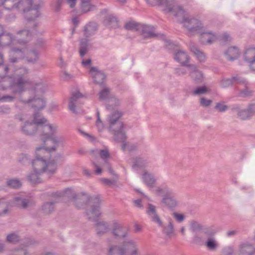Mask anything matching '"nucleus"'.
<instances>
[{
	"label": "nucleus",
	"instance_id": "nucleus-27",
	"mask_svg": "<svg viewBox=\"0 0 255 255\" xmlns=\"http://www.w3.org/2000/svg\"><path fill=\"white\" fill-rule=\"evenodd\" d=\"M27 60L29 62L35 61L38 58L37 53L34 51H30L27 52Z\"/></svg>",
	"mask_w": 255,
	"mask_h": 255
},
{
	"label": "nucleus",
	"instance_id": "nucleus-6",
	"mask_svg": "<svg viewBox=\"0 0 255 255\" xmlns=\"http://www.w3.org/2000/svg\"><path fill=\"white\" fill-rule=\"evenodd\" d=\"M139 251L135 243L132 241L126 242L117 248L112 246L109 250L108 255H138Z\"/></svg>",
	"mask_w": 255,
	"mask_h": 255
},
{
	"label": "nucleus",
	"instance_id": "nucleus-60",
	"mask_svg": "<svg viewBox=\"0 0 255 255\" xmlns=\"http://www.w3.org/2000/svg\"><path fill=\"white\" fill-rule=\"evenodd\" d=\"M118 0L121 2H124L126 1V0Z\"/></svg>",
	"mask_w": 255,
	"mask_h": 255
},
{
	"label": "nucleus",
	"instance_id": "nucleus-32",
	"mask_svg": "<svg viewBox=\"0 0 255 255\" xmlns=\"http://www.w3.org/2000/svg\"><path fill=\"white\" fill-rule=\"evenodd\" d=\"M17 206L20 208H26L27 206V202L20 198H15Z\"/></svg>",
	"mask_w": 255,
	"mask_h": 255
},
{
	"label": "nucleus",
	"instance_id": "nucleus-1",
	"mask_svg": "<svg viewBox=\"0 0 255 255\" xmlns=\"http://www.w3.org/2000/svg\"><path fill=\"white\" fill-rule=\"evenodd\" d=\"M36 129L39 134L38 142L41 146L36 148L35 159L32 162L33 173L28 179L32 184L40 182L39 176L43 172L53 173L56 170V164L54 161H48L52 151L63 144L64 138L58 134V128L53 124L47 123V120L39 114L33 117L31 123H26L22 127V130L27 134H32Z\"/></svg>",
	"mask_w": 255,
	"mask_h": 255
},
{
	"label": "nucleus",
	"instance_id": "nucleus-20",
	"mask_svg": "<svg viewBox=\"0 0 255 255\" xmlns=\"http://www.w3.org/2000/svg\"><path fill=\"white\" fill-rule=\"evenodd\" d=\"M255 251V249L250 245L243 246L240 249L241 255H252L254 253Z\"/></svg>",
	"mask_w": 255,
	"mask_h": 255
},
{
	"label": "nucleus",
	"instance_id": "nucleus-30",
	"mask_svg": "<svg viewBox=\"0 0 255 255\" xmlns=\"http://www.w3.org/2000/svg\"><path fill=\"white\" fill-rule=\"evenodd\" d=\"M210 90L208 88L205 86L197 88L195 90H194L193 93L195 95H200L205 94L208 92H209Z\"/></svg>",
	"mask_w": 255,
	"mask_h": 255
},
{
	"label": "nucleus",
	"instance_id": "nucleus-8",
	"mask_svg": "<svg viewBox=\"0 0 255 255\" xmlns=\"http://www.w3.org/2000/svg\"><path fill=\"white\" fill-rule=\"evenodd\" d=\"M146 1L151 5L165 4L167 6L166 9L168 11L172 12L175 15L182 16L184 15V10L174 2V0H146Z\"/></svg>",
	"mask_w": 255,
	"mask_h": 255
},
{
	"label": "nucleus",
	"instance_id": "nucleus-51",
	"mask_svg": "<svg viewBox=\"0 0 255 255\" xmlns=\"http://www.w3.org/2000/svg\"><path fill=\"white\" fill-rule=\"evenodd\" d=\"M250 66L253 70H255V60L250 63Z\"/></svg>",
	"mask_w": 255,
	"mask_h": 255
},
{
	"label": "nucleus",
	"instance_id": "nucleus-33",
	"mask_svg": "<svg viewBox=\"0 0 255 255\" xmlns=\"http://www.w3.org/2000/svg\"><path fill=\"white\" fill-rule=\"evenodd\" d=\"M164 232L168 236H171L173 234V226L171 223L165 228Z\"/></svg>",
	"mask_w": 255,
	"mask_h": 255
},
{
	"label": "nucleus",
	"instance_id": "nucleus-44",
	"mask_svg": "<svg viewBox=\"0 0 255 255\" xmlns=\"http://www.w3.org/2000/svg\"><path fill=\"white\" fill-rule=\"evenodd\" d=\"M5 204L0 202V215L6 213V210H5Z\"/></svg>",
	"mask_w": 255,
	"mask_h": 255
},
{
	"label": "nucleus",
	"instance_id": "nucleus-50",
	"mask_svg": "<svg viewBox=\"0 0 255 255\" xmlns=\"http://www.w3.org/2000/svg\"><path fill=\"white\" fill-rule=\"evenodd\" d=\"M141 200H135L134 201V205L136 206V207H141Z\"/></svg>",
	"mask_w": 255,
	"mask_h": 255
},
{
	"label": "nucleus",
	"instance_id": "nucleus-31",
	"mask_svg": "<svg viewBox=\"0 0 255 255\" xmlns=\"http://www.w3.org/2000/svg\"><path fill=\"white\" fill-rule=\"evenodd\" d=\"M110 91L107 88L103 89L99 93V99L100 100H105L109 96Z\"/></svg>",
	"mask_w": 255,
	"mask_h": 255
},
{
	"label": "nucleus",
	"instance_id": "nucleus-55",
	"mask_svg": "<svg viewBox=\"0 0 255 255\" xmlns=\"http://www.w3.org/2000/svg\"><path fill=\"white\" fill-rule=\"evenodd\" d=\"M249 112L247 111H242V112L240 113V116H243L247 114V113H248Z\"/></svg>",
	"mask_w": 255,
	"mask_h": 255
},
{
	"label": "nucleus",
	"instance_id": "nucleus-11",
	"mask_svg": "<svg viewBox=\"0 0 255 255\" xmlns=\"http://www.w3.org/2000/svg\"><path fill=\"white\" fill-rule=\"evenodd\" d=\"M128 233V229L122 225L115 223L114 224L113 234L120 238L124 237Z\"/></svg>",
	"mask_w": 255,
	"mask_h": 255
},
{
	"label": "nucleus",
	"instance_id": "nucleus-56",
	"mask_svg": "<svg viewBox=\"0 0 255 255\" xmlns=\"http://www.w3.org/2000/svg\"><path fill=\"white\" fill-rule=\"evenodd\" d=\"M181 232L182 233V234H184V232H185V228L184 227H182L181 229Z\"/></svg>",
	"mask_w": 255,
	"mask_h": 255
},
{
	"label": "nucleus",
	"instance_id": "nucleus-38",
	"mask_svg": "<svg viewBox=\"0 0 255 255\" xmlns=\"http://www.w3.org/2000/svg\"><path fill=\"white\" fill-rule=\"evenodd\" d=\"M212 101L210 100H206L205 98H201L200 99V104L203 107H207L209 106Z\"/></svg>",
	"mask_w": 255,
	"mask_h": 255
},
{
	"label": "nucleus",
	"instance_id": "nucleus-35",
	"mask_svg": "<svg viewBox=\"0 0 255 255\" xmlns=\"http://www.w3.org/2000/svg\"><path fill=\"white\" fill-rule=\"evenodd\" d=\"M97 120L96 122V126L98 128L99 130L101 131L103 129V125L100 119V113L98 111L97 113Z\"/></svg>",
	"mask_w": 255,
	"mask_h": 255
},
{
	"label": "nucleus",
	"instance_id": "nucleus-34",
	"mask_svg": "<svg viewBox=\"0 0 255 255\" xmlns=\"http://www.w3.org/2000/svg\"><path fill=\"white\" fill-rule=\"evenodd\" d=\"M7 240L9 242L15 243L18 241L19 237L16 234H10L7 236Z\"/></svg>",
	"mask_w": 255,
	"mask_h": 255
},
{
	"label": "nucleus",
	"instance_id": "nucleus-48",
	"mask_svg": "<svg viewBox=\"0 0 255 255\" xmlns=\"http://www.w3.org/2000/svg\"><path fill=\"white\" fill-rule=\"evenodd\" d=\"M141 227L140 225L137 223H135L134 225V230L135 232H137L141 230Z\"/></svg>",
	"mask_w": 255,
	"mask_h": 255
},
{
	"label": "nucleus",
	"instance_id": "nucleus-57",
	"mask_svg": "<svg viewBox=\"0 0 255 255\" xmlns=\"http://www.w3.org/2000/svg\"><path fill=\"white\" fill-rule=\"evenodd\" d=\"M234 232H229L228 233V236L234 234Z\"/></svg>",
	"mask_w": 255,
	"mask_h": 255
},
{
	"label": "nucleus",
	"instance_id": "nucleus-42",
	"mask_svg": "<svg viewBox=\"0 0 255 255\" xmlns=\"http://www.w3.org/2000/svg\"><path fill=\"white\" fill-rule=\"evenodd\" d=\"M61 76L65 80H68L72 78V76L66 71L62 72Z\"/></svg>",
	"mask_w": 255,
	"mask_h": 255
},
{
	"label": "nucleus",
	"instance_id": "nucleus-9",
	"mask_svg": "<svg viewBox=\"0 0 255 255\" xmlns=\"http://www.w3.org/2000/svg\"><path fill=\"white\" fill-rule=\"evenodd\" d=\"M156 194L158 196L163 197L162 203L165 206L173 207L176 205V201L173 196V191L169 188L166 187L163 188H158L156 190Z\"/></svg>",
	"mask_w": 255,
	"mask_h": 255
},
{
	"label": "nucleus",
	"instance_id": "nucleus-62",
	"mask_svg": "<svg viewBox=\"0 0 255 255\" xmlns=\"http://www.w3.org/2000/svg\"><path fill=\"white\" fill-rule=\"evenodd\" d=\"M115 100H116L115 99H112V100H111L110 102H111V103H113V102L114 101H115Z\"/></svg>",
	"mask_w": 255,
	"mask_h": 255
},
{
	"label": "nucleus",
	"instance_id": "nucleus-41",
	"mask_svg": "<svg viewBox=\"0 0 255 255\" xmlns=\"http://www.w3.org/2000/svg\"><path fill=\"white\" fill-rule=\"evenodd\" d=\"M100 156L102 159H106L109 156V152L107 150H103L100 151Z\"/></svg>",
	"mask_w": 255,
	"mask_h": 255
},
{
	"label": "nucleus",
	"instance_id": "nucleus-21",
	"mask_svg": "<svg viewBox=\"0 0 255 255\" xmlns=\"http://www.w3.org/2000/svg\"><path fill=\"white\" fill-rule=\"evenodd\" d=\"M105 24L109 28H116L118 26V22L117 18L112 15L105 20Z\"/></svg>",
	"mask_w": 255,
	"mask_h": 255
},
{
	"label": "nucleus",
	"instance_id": "nucleus-45",
	"mask_svg": "<svg viewBox=\"0 0 255 255\" xmlns=\"http://www.w3.org/2000/svg\"><path fill=\"white\" fill-rule=\"evenodd\" d=\"M76 1L77 0H66L67 3L71 8L73 7L75 5Z\"/></svg>",
	"mask_w": 255,
	"mask_h": 255
},
{
	"label": "nucleus",
	"instance_id": "nucleus-37",
	"mask_svg": "<svg viewBox=\"0 0 255 255\" xmlns=\"http://www.w3.org/2000/svg\"><path fill=\"white\" fill-rule=\"evenodd\" d=\"M53 209V206L52 203H47L43 206V210L47 213H50Z\"/></svg>",
	"mask_w": 255,
	"mask_h": 255
},
{
	"label": "nucleus",
	"instance_id": "nucleus-40",
	"mask_svg": "<svg viewBox=\"0 0 255 255\" xmlns=\"http://www.w3.org/2000/svg\"><path fill=\"white\" fill-rule=\"evenodd\" d=\"M173 215L175 219L178 222H182L184 219V216L182 214L174 213Z\"/></svg>",
	"mask_w": 255,
	"mask_h": 255
},
{
	"label": "nucleus",
	"instance_id": "nucleus-7",
	"mask_svg": "<svg viewBox=\"0 0 255 255\" xmlns=\"http://www.w3.org/2000/svg\"><path fill=\"white\" fill-rule=\"evenodd\" d=\"M125 28L130 30H142V36L144 38H151L156 36L152 27L137 23L133 21H129L125 24Z\"/></svg>",
	"mask_w": 255,
	"mask_h": 255
},
{
	"label": "nucleus",
	"instance_id": "nucleus-10",
	"mask_svg": "<svg viewBox=\"0 0 255 255\" xmlns=\"http://www.w3.org/2000/svg\"><path fill=\"white\" fill-rule=\"evenodd\" d=\"M184 26H186L189 30V31L191 32H194V31H196L197 33L200 32V22L196 19H192L187 21L186 19H185L183 21Z\"/></svg>",
	"mask_w": 255,
	"mask_h": 255
},
{
	"label": "nucleus",
	"instance_id": "nucleus-29",
	"mask_svg": "<svg viewBox=\"0 0 255 255\" xmlns=\"http://www.w3.org/2000/svg\"><path fill=\"white\" fill-rule=\"evenodd\" d=\"M107 227L105 223H99L96 225V230L98 234L106 232Z\"/></svg>",
	"mask_w": 255,
	"mask_h": 255
},
{
	"label": "nucleus",
	"instance_id": "nucleus-46",
	"mask_svg": "<svg viewBox=\"0 0 255 255\" xmlns=\"http://www.w3.org/2000/svg\"><path fill=\"white\" fill-rule=\"evenodd\" d=\"M95 165V167L96 169V173L97 174H100L102 173V169L100 168L99 166L96 164L95 163H94Z\"/></svg>",
	"mask_w": 255,
	"mask_h": 255
},
{
	"label": "nucleus",
	"instance_id": "nucleus-13",
	"mask_svg": "<svg viewBox=\"0 0 255 255\" xmlns=\"http://www.w3.org/2000/svg\"><path fill=\"white\" fill-rule=\"evenodd\" d=\"M90 73L96 83L102 84L103 83L105 79V76L103 73L98 71L95 67H92L91 68Z\"/></svg>",
	"mask_w": 255,
	"mask_h": 255
},
{
	"label": "nucleus",
	"instance_id": "nucleus-52",
	"mask_svg": "<svg viewBox=\"0 0 255 255\" xmlns=\"http://www.w3.org/2000/svg\"><path fill=\"white\" fill-rule=\"evenodd\" d=\"M229 38V36L227 34H224L222 38V40L223 41H228V39Z\"/></svg>",
	"mask_w": 255,
	"mask_h": 255
},
{
	"label": "nucleus",
	"instance_id": "nucleus-53",
	"mask_svg": "<svg viewBox=\"0 0 255 255\" xmlns=\"http://www.w3.org/2000/svg\"><path fill=\"white\" fill-rule=\"evenodd\" d=\"M83 173L86 176H90V173L89 171H88V170H87V169L84 170Z\"/></svg>",
	"mask_w": 255,
	"mask_h": 255
},
{
	"label": "nucleus",
	"instance_id": "nucleus-17",
	"mask_svg": "<svg viewBox=\"0 0 255 255\" xmlns=\"http://www.w3.org/2000/svg\"><path fill=\"white\" fill-rule=\"evenodd\" d=\"M25 103H29L31 106L34 107L37 110H40L45 106V102L43 99L36 98L34 99H30L27 101H24Z\"/></svg>",
	"mask_w": 255,
	"mask_h": 255
},
{
	"label": "nucleus",
	"instance_id": "nucleus-14",
	"mask_svg": "<svg viewBox=\"0 0 255 255\" xmlns=\"http://www.w3.org/2000/svg\"><path fill=\"white\" fill-rule=\"evenodd\" d=\"M240 54V51L236 47H231L225 52V56L229 60H234L238 58Z\"/></svg>",
	"mask_w": 255,
	"mask_h": 255
},
{
	"label": "nucleus",
	"instance_id": "nucleus-43",
	"mask_svg": "<svg viewBox=\"0 0 255 255\" xmlns=\"http://www.w3.org/2000/svg\"><path fill=\"white\" fill-rule=\"evenodd\" d=\"M191 76L193 78H196V77H198V79L200 80L202 78V74L198 71H195L191 73Z\"/></svg>",
	"mask_w": 255,
	"mask_h": 255
},
{
	"label": "nucleus",
	"instance_id": "nucleus-3",
	"mask_svg": "<svg viewBox=\"0 0 255 255\" xmlns=\"http://www.w3.org/2000/svg\"><path fill=\"white\" fill-rule=\"evenodd\" d=\"M6 3H14L13 7L25 13L29 12V14L34 15V19L39 15L38 8L41 5V0H4ZM4 0H0V6L3 4Z\"/></svg>",
	"mask_w": 255,
	"mask_h": 255
},
{
	"label": "nucleus",
	"instance_id": "nucleus-19",
	"mask_svg": "<svg viewBox=\"0 0 255 255\" xmlns=\"http://www.w3.org/2000/svg\"><path fill=\"white\" fill-rule=\"evenodd\" d=\"M245 59L249 63L255 60V48L248 49L244 54Z\"/></svg>",
	"mask_w": 255,
	"mask_h": 255
},
{
	"label": "nucleus",
	"instance_id": "nucleus-58",
	"mask_svg": "<svg viewBox=\"0 0 255 255\" xmlns=\"http://www.w3.org/2000/svg\"><path fill=\"white\" fill-rule=\"evenodd\" d=\"M2 31H3V28L1 26H0V36L1 35V32H2Z\"/></svg>",
	"mask_w": 255,
	"mask_h": 255
},
{
	"label": "nucleus",
	"instance_id": "nucleus-16",
	"mask_svg": "<svg viewBox=\"0 0 255 255\" xmlns=\"http://www.w3.org/2000/svg\"><path fill=\"white\" fill-rule=\"evenodd\" d=\"M216 39V36L211 33L204 32L201 34L200 40L204 44H211Z\"/></svg>",
	"mask_w": 255,
	"mask_h": 255
},
{
	"label": "nucleus",
	"instance_id": "nucleus-26",
	"mask_svg": "<svg viewBox=\"0 0 255 255\" xmlns=\"http://www.w3.org/2000/svg\"><path fill=\"white\" fill-rule=\"evenodd\" d=\"M90 0H82L81 8L82 10L87 12L92 9L93 6L89 3Z\"/></svg>",
	"mask_w": 255,
	"mask_h": 255
},
{
	"label": "nucleus",
	"instance_id": "nucleus-23",
	"mask_svg": "<svg viewBox=\"0 0 255 255\" xmlns=\"http://www.w3.org/2000/svg\"><path fill=\"white\" fill-rule=\"evenodd\" d=\"M206 246L209 250L213 251L216 249L218 244L215 239L211 238L207 240Z\"/></svg>",
	"mask_w": 255,
	"mask_h": 255
},
{
	"label": "nucleus",
	"instance_id": "nucleus-39",
	"mask_svg": "<svg viewBox=\"0 0 255 255\" xmlns=\"http://www.w3.org/2000/svg\"><path fill=\"white\" fill-rule=\"evenodd\" d=\"M216 109L220 112H223L227 109V107L223 104L219 103L216 105Z\"/></svg>",
	"mask_w": 255,
	"mask_h": 255
},
{
	"label": "nucleus",
	"instance_id": "nucleus-54",
	"mask_svg": "<svg viewBox=\"0 0 255 255\" xmlns=\"http://www.w3.org/2000/svg\"><path fill=\"white\" fill-rule=\"evenodd\" d=\"M103 181L104 182V183L108 184V185H109L111 184V181L107 179H103Z\"/></svg>",
	"mask_w": 255,
	"mask_h": 255
},
{
	"label": "nucleus",
	"instance_id": "nucleus-5",
	"mask_svg": "<svg viewBox=\"0 0 255 255\" xmlns=\"http://www.w3.org/2000/svg\"><path fill=\"white\" fill-rule=\"evenodd\" d=\"M122 114L118 111L115 112L109 118V128L113 132L117 140L122 141L126 138L124 130V125L122 122L119 121Z\"/></svg>",
	"mask_w": 255,
	"mask_h": 255
},
{
	"label": "nucleus",
	"instance_id": "nucleus-4",
	"mask_svg": "<svg viewBox=\"0 0 255 255\" xmlns=\"http://www.w3.org/2000/svg\"><path fill=\"white\" fill-rule=\"evenodd\" d=\"M27 73L24 69H20L16 72L17 82L14 84L13 87L16 92L20 93L25 89H28L31 92L38 93L43 90V85L41 84H35L25 80L24 75Z\"/></svg>",
	"mask_w": 255,
	"mask_h": 255
},
{
	"label": "nucleus",
	"instance_id": "nucleus-28",
	"mask_svg": "<svg viewBox=\"0 0 255 255\" xmlns=\"http://www.w3.org/2000/svg\"><path fill=\"white\" fill-rule=\"evenodd\" d=\"M7 185L10 187L17 188L21 186L20 182L17 179H11L7 181Z\"/></svg>",
	"mask_w": 255,
	"mask_h": 255
},
{
	"label": "nucleus",
	"instance_id": "nucleus-25",
	"mask_svg": "<svg viewBox=\"0 0 255 255\" xmlns=\"http://www.w3.org/2000/svg\"><path fill=\"white\" fill-rule=\"evenodd\" d=\"M100 215V210L98 206L94 207L91 211L88 213V215L90 219H95Z\"/></svg>",
	"mask_w": 255,
	"mask_h": 255
},
{
	"label": "nucleus",
	"instance_id": "nucleus-47",
	"mask_svg": "<svg viewBox=\"0 0 255 255\" xmlns=\"http://www.w3.org/2000/svg\"><path fill=\"white\" fill-rule=\"evenodd\" d=\"M142 163L141 159H137L133 165V167L135 168L136 166H141V164Z\"/></svg>",
	"mask_w": 255,
	"mask_h": 255
},
{
	"label": "nucleus",
	"instance_id": "nucleus-49",
	"mask_svg": "<svg viewBox=\"0 0 255 255\" xmlns=\"http://www.w3.org/2000/svg\"><path fill=\"white\" fill-rule=\"evenodd\" d=\"M91 61L90 59H87L86 60H83L82 64L84 66H87L91 64Z\"/></svg>",
	"mask_w": 255,
	"mask_h": 255
},
{
	"label": "nucleus",
	"instance_id": "nucleus-64",
	"mask_svg": "<svg viewBox=\"0 0 255 255\" xmlns=\"http://www.w3.org/2000/svg\"><path fill=\"white\" fill-rule=\"evenodd\" d=\"M46 255H52L51 254L48 253V254H47Z\"/></svg>",
	"mask_w": 255,
	"mask_h": 255
},
{
	"label": "nucleus",
	"instance_id": "nucleus-36",
	"mask_svg": "<svg viewBox=\"0 0 255 255\" xmlns=\"http://www.w3.org/2000/svg\"><path fill=\"white\" fill-rule=\"evenodd\" d=\"M87 52V44L83 42H81V47L80 49V55L83 56Z\"/></svg>",
	"mask_w": 255,
	"mask_h": 255
},
{
	"label": "nucleus",
	"instance_id": "nucleus-15",
	"mask_svg": "<svg viewBox=\"0 0 255 255\" xmlns=\"http://www.w3.org/2000/svg\"><path fill=\"white\" fill-rule=\"evenodd\" d=\"M147 213L150 216L152 220L157 224L159 226H162V223L159 217L155 214V207L149 204Z\"/></svg>",
	"mask_w": 255,
	"mask_h": 255
},
{
	"label": "nucleus",
	"instance_id": "nucleus-18",
	"mask_svg": "<svg viewBox=\"0 0 255 255\" xmlns=\"http://www.w3.org/2000/svg\"><path fill=\"white\" fill-rule=\"evenodd\" d=\"M175 59L182 65H185L188 61L187 54L183 51H179L176 53Z\"/></svg>",
	"mask_w": 255,
	"mask_h": 255
},
{
	"label": "nucleus",
	"instance_id": "nucleus-2",
	"mask_svg": "<svg viewBox=\"0 0 255 255\" xmlns=\"http://www.w3.org/2000/svg\"><path fill=\"white\" fill-rule=\"evenodd\" d=\"M1 36L2 45H13L14 46L13 48V55L18 58H21L22 55L21 50L19 49H22L25 51L26 43L31 38V35L29 34V31L25 30L20 31L16 34L15 36L16 39H12L11 36L9 34L1 35Z\"/></svg>",
	"mask_w": 255,
	"mask_h": 255
},
{
	"label": "nucleus",
	"instance_id": "nucleus-12",
	"mask_svg": "<svg viewBox=\"0 0 255 255\" xmlns=\"http://www.w3.org/2000/svg\"><path fill=\"white\" fill-rule=\"evenodd\" d=\"M83 95L79 92L77 91L72 94L69 100V109L74 113H77L75 109V105L77 104L79 102V100L83 97Z\"/></svg>",
	"mask_w": 255,
	"mask_h": 255
},
{
	"label": "nucleus",
	"instance_id": "nucleus-24",
	"mask_svg": "<svg viewBox=\"0 0 255 255\" xmlns=\"http://www.w3.org/2000/svg\"><path fill=\"white\" fill-rule=\"evenodd\" d=\"M191 51L195 54L197 58L200 61H203L205 59V55L200 51L197 48L193 47L191 48Z\"/></svg>",
	"mask_w": 255,
	"mask_h": 255
},
{
	"label": "nucleus",
	"instance_id": "nucleus-22",
	"mask_svg": "<svg viewBox=\"0 0 255 255\" xmlns=\"http://www.w3.org/2000/svg\"><path fill=\"white\" fill-rule=\"evenodd\" d=\"M142 179L145 184L148 186L151 187L153 186L155 183V180L150 174L147 172H145L143 174Z\"/></svg>",
	"mask_w": 255,
	"mask_h": 255
},
{
	"label": "nucleus",
	"instance_id": "nucleus-61",
	"mask_svg": "<svg viewBox=\"0 0 255 255\" xmlns=\"http://www.w3.org/2000/svg\"><path fill=\"white\" fill-rule=\"evenodd\" d=\"M0 63L2 62V58L1 56H0Z\"/></svg>",
	"mask_w": 255,
	"mask_h": 255
},
{
	"label": "nucleus",
	"instance_id": "nucleus-63",
	"mask_svg": "<svg viewBox=\"0 0 255 255\" xmlns=\"http://www.w3.org/2000/svg\"><path fill=\"white\" fill-rule=\"evenodd\" d=\"M122 148H123V150H125V145H123V146H122Z\"/></svg>",
	"mask_w": 255,
	"mask_h": 255
},
{
	"label": "nucleus",
	"instance_id": "nucleus-59",
	"mask_svg": "<svg viewBox=\"0 0 255 255\" xmlns=\"http://www.w3.org/2000/svg\"><path fill=\"white\" fill-rule=\"evenodd\" d=\"M73 21L75 24H77V20L76 19H73Z\"/></svg>",
	"mask_w": 255,
	"mask_h": 255
}]
</instances>
